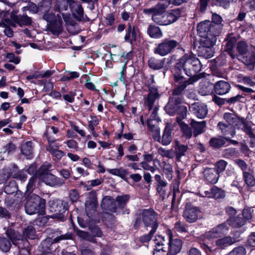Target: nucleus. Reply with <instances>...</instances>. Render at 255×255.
<instances>
[{"mask_svg": "<svg viewBox=\"0 0 255 255\" xmlns=\"http://www.w3.org/2000/svg\"><path fill=\"white\" fill-rule=\"evenodd\" d=\"M42 180L46 185L51 187L60 186L65 183L64 180L57 177L51 173L43 175Z\"/></svg>", "mask_w": 255, "mask_h": 255, "instance_id": "nucleus-18", "label": "nucleus"}, {"mask_svg": "<svg viewBox=\"0 0 255 255\" xmlns=\"http://www.w3.org/2000/svg\"><path fill=\"white\" fill-rule=\"evenodd\" d=\"M148 35L153 38H158L159 37V27L153 24H150L147 30Z\"/></svg>", "mask_w": 255, "mask_h": 255, "instance_id": "nucleus-39", "label": "nucleus"}, {"mask_svg": "<svg viewBox=\"0 0 255 255\" xmlns=\"http://www.w3.org/2000/svg\"><path fill=\"white\" fill-rule=\"evenodd\" d=\"M158 109V106L154 107L146 124L149 131L152 133L153 140L159 142V117L157 115Z\"/></svg>", "mask_w": 255, "mask_h": 255, "instance_id": "nucleus-9", "label": "nucleus"}, {"mask_svg": "<svg viewBox=\"0 0 255 255\" xmlns=\"http://www.w3.org/2000/svg\"><path fill=\"white\" fill-rule=\"evenodd\" d=\"M32 144L31 141H27L21 146V153L28 159L32 158L33 156Z\"/></svg>", "mask_w": 255, "mask_h": 255, "instance_id": "nucleus-29", "label": "nucleus"}, {"mask_svg": "<svg viewBox=\"0 0 255 255\" xmlns=\"http://www.w3.org/2000/svg\"><path fill=\"white\" fill-rule=\"evenodd\" d=\"M175 79L176 82H179V84H181L173 91V97L170 99L168 104L165 107L166 112L170 116L174 115L176 112L178 115L177 117V122L178 123H182L181 121L184 119L187 115V107L183 105H176L175 107H173V103L176 101V96L180 94L181 92L185 89L187 85V82L183 78L182 76L175 75Z\"/></svg>", "mask_w": 255, "mask_h": 255, "instance_id": "nucleus-2", "label": "nucleus"}, {"mask_svg": "<svg viewBox=\"0 0 255 255\" xmlns=\"http://www.w3.org/2000/svg\"><path fill=\"white\" fill-rule=\"evenodd\" d=\"M17 12L18 10H13L10 14V18L12 19L13 22L17 24L20 27L31 25L32 20L30 17L27 16L26 14L17 15Z\"/></svg>", "mask_w": 255, "mask_h": 255, "instance_id": "nucleus-16", "label": "nucleus"}, {"mask_svg": "<svg viewBox=\"0 0 255 255\" xmlns=\"http://www.w3.org/2000/svg\"><path fill=\"white\" fill-rule=\"evenodd\" d=\"M102 222L108 228H112L115 224V217L112 213H104L102 216Z\"/></svg>", "mask_w": 255, "mask_h": 255, "instance_id": "nucleus-33", "label": "nucleus"}, {"mask_svg": "<svg viewBox=\"0 0 255 255\" xmlns=\"http://www.w3.org/2000/svg\"><path fill=\"white\" fill-rule=\"evenodd\" d=\"M156 231V227L154 226L148 234H145L139 238V241L141 243H147L152 238L153 234L155 233Z\"/></svg>", "mask_w": 255, "mask_h": 255, "instance_id": "nucleus-42", "label": "nucleus"}, {"mask_svg": "<svg viewBox=\"0 0 255 255\" xmlns=\"http://www.w3.org/2000/svg\"><path fill=\"white\" fill-rule=\"evenodd\" d=\"M47 27L53 34L58 36L63 31L61 16H58L56 20L47 23Z\"/></svg>", "mask_w": 255, "mask_h": 255, "instance_id": "nucleus-19", "label": "nucleus"}, {"mask_svg": "<svg viewBox=\"0 0 255 255\" xmlns=\"http://www.w3.org/2000/svg\"><path fill=\"white\" fill-rule=\"evenodd\" d=\"M115 21V16L113 13H110L104 16V22L106 26H112Z\"/></svg>", "mask_w": 255, "mask_h": 255, "instance_id": "nucleus-51", "label": "nucleus"}, {"mask_svg": "<svg viewBox=\"0 0 255 255\" xmlns=\"http://www.w3.org/2000/svg\"><path fill=\"white\" fill-rule=\"evenodd\" d=\"M225 143V139L221 137L219 138H212L210 141V144L214 147H220Z\"/></svg>", "mask_w": 255, "mask_h": 255, "instance_id": "nucleus-46", "label": "nucleus"}, {"mask_svg": "<svg viewBox=\"0 0 255 255\" xmlns=\"http://www.w3.org/2000/svg\"><path fill=\"white\" fill-rule=\"evenodd\" d=\"M181 127V130L183 134L187 138H190L192 135V132L190 128L187 125L184 124L183 123H179Z\"/></svg>", "mask_w": 255, "mask_h": 255, "instance_id": "nucleus-53", "label": "nucleus"}, {"mask_svg": "<svg viewBox=\"0 0 255 255\" xmlns=\"http://www.w3.org/2000/svg\"><path fill=\"white\" fill-rule=\"evenodd\" d=\"M70 11L74 18L78 20H81L84 16V10L82 5L75 0V3H72Z\"/></svg>", "mask_w": 255, "mask_h": 255, "instance_id": "nucleus-26", "label": "nucleus"}, {"mask_svg": "<svg viewBox=\"0 0 255 255\" xmlns=\"http://www.w3.org/2000/svg\"><path fill=\"white\" fill-rule=\"evenodd\" d=\"M50 129L52 130V132L54 134H57L59 131V129L57 127L54 126H50L48 125L46 126L45 130L43 134V137L46 138L48 144H53L56 141L59 140V139H57L55 137L49 135V131Z\"/></svg>", "mask_w": 255, "mask_h": 255, "instance_id": "nucleus-28", "label": "nucleus"}, {"mask_svg": "<svg viewBox=\"0 0 255 255\" xmlns=\"http://www.w3.org/2000/svg\"><path fill=\"white\" fill-rule=\"evenodd\" d=\"M142 11L145 14H152V19L157 24L159 23V21L155 20V16L159 15V2L156 4L155 7L150 8H144Z\"/></svg>", "mask_w": 255, "mask_h": 255, "instance_id": "nucleus-35", "label": "nucleus"}, {"mask_svg": "<svg viewBox=\"0 0 255 255\" xmlns=\"http://www.w3.org/2000/svg\"><path fill=\"white\" fill-rule=\"evenodd\" d=\"M190 109L199 119L204 118L207 114L208 110L206 106L204 104H193L191 106Z\"/></svg>", "mask_w": 255, "mask_h": 255, "instance_id": "nucleus-21", "label": "nucleus"}, {"mask_svg": "<svg viewBox=\"0 0 255 255\" xmlns=\"http://www.w3.org/2000/svg\"><path fill=\"white\" fill-rule=\"evenodd\" d=\"M183 216L187 222L194 223L200 218L201 212L196 207H186L184 211Z\"/></svg>", "mask_w": 255, "mask_h": 255, "instance_id": "nucleus-17", "label": "nucleus"}, {"mask_svg": "<svg viewBox=\"0 0 255 255\" xmlns=\"http://www.w3.org/2000/svg\"><path fill=\"white\" fill-rule=\"evenodd\" d=\"M244 177L246 184L250 186H253L255 184V179L253 176L247 172H244Z\"/></svg>", "mask_w": 255, "mask_h": 255, "instance_id": "nucleus-54", "label": "nucleus"}, {"mask_svg": "<svg viewBox=\"0 0 255 255\" xmlns=\"http://www.w3.org/2000/svg\"><path fill=\"white\" fill-rule=\"evenodd\" d=\"M35 233V230L34 227L31 226H28L23 232V235L30 239L34 238Z\"/></svg>", "mask_w": 255, "mask_h": 255, "instance_id": "nucleus-50", "label": "nucleus"}, {"mask_svg": "<svg viewBox=\"0 0 255 255\" xmlns=\"http://www.w3.org/2000/svg\"><path fill=\"white\" fill-rule=\"evenodd\" d=\"M10 241L5 237H0V250L2 252H8L11 247Z\"/></svg>", "mask_w": 255, "mask_h": 255, "instance_id": "nucleus-38", "label": "nucleus"}, {"mask_svg": "<svg viewBox=\"0 0 255 255\" xmlns=\"http://www.w3.org/2000/svg\"><path fill=\"white\" fill-rule=\"evenodd\" d=\"M37 178L36 175H32L29 179V181L26 186V192L32 193L35 188V183Z\"/></svg>", "mask_w": 255, "mask_h": 255, "instance_id": "nucleus-43", "label": "nucleus"}, {"mask_svg": "<svg viewBox=\"0 0 255 255\" xmlns=\"http://www.w3.org/2000/svg\"><path fill=\"white\" fill-rule=\"evenodd\" d=\"M140 30L137 26L128 22L127 28L126 29L124 40L129 43L132 46H137L138 43H140Z\"/></svg>", "mask_w": 255, "mask_h": 255, "instance_id": "nucleus-11", "label": "nucleus"}, {"mask_svg": "<svg viewBox=\"0 0 255 255\" xmlns=\"http://www.w3.org/2000/svg\"><path fill=\"white\" fill-rule=\"evenodd\" d=\"M47 208L50 213H53L52 218L63 220L64 213L69 209L68 202L59 199H51L47 203Z\"/></svg>", "mask_w": 255, "mask_h": 255, "instance_id": "nucleus-7", "label": "nucleus"}, {"mask_svg": "<svg viewBox=\"0 0 255 255\" xmlns=\"http://www.w3.org/2000/svg\"><path fill=\"white\" fill-rule=\"evenodd\" d=\"M197 51L199 56H202L205 58H210L214 54L212 48L206 46L200 45Z\"/></svg>", "mask_w": 255, "mask_h": 255, "instance_id": "nucleus-34", "label": "nucleus"}, {"mask_svg": "<svg viewBox=\"0 0 255 255\" xmlns=\"http://www.w3.org/2000/svg\"><path fill=\"white\" fill-rule=\"evenodd\" d=\"M230 89V84L225 81H218L214 86L215 92L219 95H223L229 93Z\"/></svg>", "mask_w": 255, "mask_h": 255, "instance_id": "nucleus-24", "label": "nucleus"}, {"mask_svg": "<svg viewBox=\"0 0 255 255\" xmlns=\"http://www.w3.org/2000/svg\"><path fill=\"white\" fill-rule=\"evenodd\" d=\"M5 58L8 59L9 62L13 63L15 64H18L20 62L19 57L16 56L13 53H7L5 56Z\"/></svg>", "mask_w": 255, "mask_h": 255, "instance_id": "nucleus-59", "label": "nucleus"}, {"mask_svg": "<svg viewBox=\"0 0 255 255\" xmlns=\"http://www.w3.org/2000/svg\"><path fill=\"white\" fill-rule=\"evenodd\" d=\"M157 214L153 209L150 208L144 209L142 212V220L145 227H151L152 229L156 226L158 227Z\"/></svg>", "mask_w": 255, "mask_h": 255, "instance_id": "nucleus-13", "label": "nucleus"}, {"mask_svg": "<svg viewBox=\"0 0 255 255\" xmlns=\"http://www.w3.org/2000/svg\"><path fill=\"white\" fill-rule=\"evenodd\" d=\"M129 199V196L128 195H118L117 196L115 201L116 202H117L118 207L123 209L126 206L128 202Z\"/></svg>", "mask_w": 255, "mask_h": 255, "instance_id": "nucleus-37", "label": "nucleus"}, {"mask_svg": "<svg viewBox=\"0 0 255 255\" xmlns=\"http://www.w3.org/2000/svg\"><path fill=\"white\" fill-rule=\"evenodd\" d=\"M204 177L208 182L215 184L217 182L219 176L214 169H207L204 171Z\"/></svg>", "mask_w": 255, "mask_h": 255, "instance_id": "nucleus-30", "label": "nucleus"}, {"mask_svg": "<svg viewBox=\"0 0 255 255\" xmlns=\"http://www.w3.org/2000/svg\"><path fill=\"white\" fill-rule=\"evenodd\" d=\"M229 231V227L226 223L220 224L210 230L206 232L201 236V239L205 243L208 244H211L212 246H208L205 245V247L211 251L212 249L214 247L213 241L214 239L222 237L226 235Z\"/></svg>", "mask_w": 255, "mask_h": 255, "instance_id": "nucleus-6", "label": "nucleus"}, {"mask_svg": "<svg viewBox=\"0 0 255 255\" xmlns=\"http://www.w3.org/2000/svg\"><path fill=\"white\" fill-rule=\"evenodd\" d=\"M148 65L150 69L154 70L159 69V62L154 57H151L148 61Z\"/></svg>", "mask_w": 255, "mask_h": 255, "instance_id": "nucleus-55", "label": "nucleus"}, {"mask_svg": "<svg viewBox=\"0 0 255 255\" xmlns=\"http://www.w3.org/2000/svg\"><path fill=\"white\" fill-rule=\"evenodd\" d=\"M200 61L192 53H189L184 55L177 63L176 67L181 70L182 69L186 75L192 76L200 69Z\"/></svg>", "mask_w": 255, "mask_h": 255, "instance_id": "nucleus-4", "label": "nucleus"}, {"mask_svg": "<svg viewBox=\"0 0 255 255\" xmlns=\"http://www.w3.org/2000/svg\"><path fill=\"white\" fill-rule=\"evenodd\" d=\"M69 197L71 203H74L77 202L79 200L80 196L79 195V191L77 189H73L69 191Z\"/></svg>", "mask_w": 255, "mask_h": 255, "instance_id": "nucleus-47", "label": "nucleus"}, {"mask_svg": "<svg viewBox=\"0 0 255 255\" xmlns=\"http://www.w3.org/2000/svg\"><path fill=\"white\" fill-rule=\"evenodd\" d=\"M190 125L193 129V134L195 136L203 132L206 128V122L204 121L196 122L194 120H192Z\"/></svg>", "mask_w": 255, "mask_h": 255, "instance_id": "nucleus-27", "label": "nucleus"}, {"mask_svg": "<svg viewBox=\"0 0 255 255\" xmlns=\"http://www.w3.org/2000/svg\"><path fill=\"white\" fill-rule=\"evenodd\" d=\"M58 16H61L60 13H57L56 15L55 13L53 12H49V11H47L43 14V18L46 20L48 23H49L56 20Z\"/></svg>", "mask_w": 255, "mask_h": 255, "instance_id": "nucleus-45", "label": "nucleus"}, {"mask_svg": "<svg viewBox=\"0 0 255 255\" xmlns=\"http://www.w3.org/2000/svg\"><path fill=\"white\" fill-rule=\"evenodd\" d=\"M155 83L154 77L151 75L146 83L149 93L147 94L145 101L149 111L153 109L155 100L159 97L158 88L154 85Z\"/></svg>", "mask_w": 255, "mask_h": 255, "instance_id": "nucleus-10", "label": "nucleus"}, {"mask_svg": "<svg viewBox=\"0 0 255 255\" xmlns=\"http://www.w3.org/2000/svg\"><path fill=\"white\" fill-rule=\"evenodd\" d=\"M24 208L26 213L28 215L38 214L44 215L46 213V200L33 194L27 199Z\"/></svg>", "mask_w": 255, "mask_h": 255, "instance_id": "nucleus-5", "label": "nucleus"}, {"mask_svg": "<svg viewBox=\"0 0 255 255\" xmlns=\"http://www.w3.org/2000/svg\"><path fill=\"white\" fill-rule=\"evenodd\" d=\"M90 232L92 235L96 237L102 238L103 236V232L101 228L97 225H93L89 228Z\"/></svg>", "mask_w": 255, "mask_h": 255, "instance_id": "nucleus-48", "label": "nucleus"}, {"mask_svg": "<svg viewBox=\"0 0 255 255\" xmlns=\"http://www.w3.org/2000/svg\"><path fill=\"white\" fill-rule=\"evenodd\" d=\"M224 120L227 124L220 122L218 127L221 132L226 136V139L230 140L231 137H233L235 134L236 128L243 129L245 132H249L250 128L247 127L249 123H247L243 119H240L236 115L232 113H225Z\"/></svg>", "mask_w": 255, "mask_h": 255, "instance_id": "nucleus-1", "label": "nucleus"}, {"mask_svg": "<svg viewBox=\"0 0 255 255\" xmlns=\"http://www.w3.org/2000/svg\"><path fill=\"white\" fill-rule=\"evenodd\" d=\"M205 193L207 197L216 199L223 198L225 196L224 191L217 187H213L210 191H205Z\"/></svg>", "mask_w": 255, "mask_h": 255, "instance_id": "nucleus-31", "label": "nucleus"}, {"mask_svg": "<svg viewBox=\"0 0 255 255\" xmlns=\"http://www.w3.org/2000/svg\"><path fill=\"white\" fill-rule=\"evenodd\" d=\"M227 162L223 160H220L217 162L215 165L216 168V172L219 174L220 173L222 172L225 169L227 166Z\"/></svg>", "mask_w": 255, "mask_h": 255, "instance_id": "nucleus-56", "label": "nucleus"}, {"mask_svg": "<svg viewBox=\"0 0 255 255\" xmlns=\"http://www.w3.org/2000/svg\"><path fill=\"white\" fill-rule=\"evenodd\" d=\"M10 177V174L7 170H0V185L5 183Z\"/></svg>", "mask_w": 255, "mask_h": 255, "instance_id": "nucleus-60", "label": "nucleus"}, {"mask_svg": "<svg viewBox=\"0 0 255 255\" xmlns=\"http://www.w3.org/2000/svg\"><path fill=\"white\" fill-rule=\"evenodd\" d=\"M101 207L113 213L117 212V207L115 200L110 196H105L101 202Z\"/></svg>", "mask_w": 255, "mask_h": 255, "instance_id": "nucleus-20", "label": "nucleus"}, {"mask_svg": "<svg viewBox=\"0 0 255 255\" xmlns=\"http://www.w3.org/2000/svg\"><path fill=\"white\" fill-rule=\"evenodd\" d=\"M171 139L170 128L167 126L162 135V143L163 145H168L170 143Z\"/></svg>", "mask_w": 255, "mask_h": 255, "instance_id": "nucleus-41", "label": "nucleus"}, {"mask_svg": "<svg viewBox=\"0 0 255 255\" xmlns=\"http://www.w3.org/2000/svg\"><path fill=\"white\" fill-rule=\"evenodd\" d=\"M133 57V52L132 50L128 52H124L122 55L121 58H123L124 62L128 63Z\"/></svg>", "mask_w": 255, "mask_h": 255, "instance_id": "nucleus-64", "label": "nucleus"}, {"mask_svg": "<svg viewBox=\"0 0 255 255\" xmlns=\"http://www.w3.org/2000/svg\"><path fill=\"white\" fill-rule=\"evenodd\" d=\"M15 149V145L13 143L10 142L3 146V152L9 154L14 151Z\"/></svg>", "mask_w": 255, "mask_h": 255, "instance_id": "nucleus-62", "label": "nucleus"}, {"mask_svg": "<svg viewBox=\"0 0 255 255\" xmlns=\"http://www.w3.org/2000/svg\"><path fill=\"white\" fill-rule=\"evenodd\" d=\"M11 217V213L5 208L0 206V219L8 220Z\"/></svg>", "mask_w": 255, "mask_h": 255, "instance_id": "nucleus-58", "label": "nucleus"}, {"mask_svg": "<svg viewBox=\"0 0 255 255\" xmlns=\"http://www.w3.org/2000/svg\"><path fill=\"white\" fill-rule=\"evenodd\" d=\"M13 178L20 180L21 182H24L26 180L27 176L26 171L24 169L19 170V172L14 173Z\"/></svg>", "mask_w": 255, "mask_h": 255, "instance_id": "nucleus-49", "label": "nucleus"}, {"mask_svg": "<svg viewBox=\"0 0 255 255\" xmlns=\"http://www.w3.org/2000/svg\"><path fill=\"white\" fill-rule=\"evenodd\" d=\"M236 242V239L231 236H226L217 239L214 245L219 249H225Z\"/></svg>", "mask_w": 255, "mask_h": 255, "instance_id": "nucleus-23", "label": "nucleus"}, {"mask_svg": "<svg viewBox=\"0 0 255 255\" xmlns=\"http://www.w3.org/2000/svg\"><path fill=\"white\" fill-rule=\"evenodd\" d=\"M72 3H75L74 0H55L54 3V11L59 12L67 10L68 8L70 9Z\"/></svg>", "mask_w": 255, "mask_h": 255, "instance_id": "nucleus-22", "label": "nucleus"}, {"mask_svg": "<svg viewBox=\"0 0 255 255\" xmlns=\"http://www.w3.org/2000/svg\"><path fill=\"white\" fill-rule=\"evenodd\" d=\"M246 223L245 220L241 217L231 218L227 221L226 223L235 228H239L243 226Z\"/></svg>", "mask_w": 255, "mask_h": 255, "instance_id": "nucleus-36", "label": "nucleus"}, {"mask_svg": "<svg viewBox=\"0 0 255 255\" xmlns=\"http://www.w3.org/2000/svg\"><path fill=\"white\" fill-rule=\"evenodd\" d=\"M0 26L5 28L3 33L7 37L11 38L13 36V31L10 27L3 22L0 23Z\"/></svg>", "mask_w": 255, "mask_h": 255, "instance_id": "nucleus-57", "label": "nucleus"}, {"mask_svg": "<svg viewBox=\"0 0 255 255\" xmlns=\"http://www.w3.org/2000/svg\"><path fill=\"white\" fill-rule=\"evenodd\" d=\"M91 120L88 122V128L90 130L95 129V127L99 124V120L96 116H90Z\"/></svg>", "mask_w": 255, "mask_h": 255, "instance_id": "nucleus-61", "label": "nucleus"}, {"mask_svg": "<svg viewBox=\"0 0 255 255\" xmlns=\"http://www.w3.org/2000/svg\"><path fill=\"white\" fill-rule=\"evenodd\" d=\"M254 209L252 208H245L243 211V216L245 220H248L252 217V212Z\"/></svg>", "mask_w": 255, "mask_h": 255, "instance_id": "nucleus-63", "label": "nucleus"}, {"mask_svg": "<svg viewBox=\"0 0 255 255\" xmlns=\"http://www.w3.org/2000/svg\"><path fill=\"white\" fill-rule=\"evenodd\" d=\"M70 239V235L67 234L60 235L54 239L51 238H47L43 240L38 246L39 251L41 255H47L52 254L56 251L55 244L59 242L60 241Z\"/></svg>", "mask_w": 255, "mask_h": 255, "instance_id": "nucleus-8", "label": "nucleus"}, {"mask_svg": "<svg viewBox=\"0 0 255 255\" xmlns=\"http://www.w3.org/2000/svg\"><path fill=\"white\" fill-rule=\"evenodd\" d=\"M167 240L169 245V253L165 255L169 254L170 255H176L180 252L182 248V241L179 239L171 240L172 233L170 230L167 231Z\"/></svg>", "mask_w": 255, "mask_h": 255, "instance_id": "nucleus-15", "label": "nucleus"}, {"mask_svg": "<svg viewBox=\"0 0 255 255\" xmlns=\"http://www.w3.org/2000/svg\"><path fill=\"white\" fill-rule=\"evenodd\" d=\"M177 45V42L173 40H166L160 43V55L164 56L171 51Z\"/></svg>", "mask_w": 255, "mask_h": 255, "instance_id": "nucleus-25", "label": "nucleus"}, {"mask_svg": "<svg viewBox=\"0 0 255 255\" xmlns=\"http://www.w3.org/2000/svg\"><path fill=\"white\" fill-rule=\"evenodd\" d=\"M46 150L49 152L53 157H54L57 161H59L65 154V152L59 149H55L52 144H48Z\"/></svg>", "mask_w": 255, "mask_h": 255, "instance_id": "nucleus-32", "label": "nucleus"}, {"mask_svg": "<svg viewBox=\"0 0 255 255\" xmlns=\"http://www.w3.org/2000/svg\"><path fill=\"white\" fill-rule=\"evenodd\" d=\"M5 234L8 237V239L12 242L13 244H14V241L17 240V234L15 231L11 228H8Z\"/></svg>", "mask_w": 255, "mask_h": 255, "instance_id": "nucleus-52", "label": "nucleus"}, {"mask_svg": "<svg viewBox=\"0 0 255 255\" xmlns=\"http://www.w3.org/2000/svg\"><path fill=\"white\" fill-rule=\"evenodd\" d=\"M215 26L209 20L201 22L197 26V31L201 37V45L212 48L216 41V34Z\"/></svg>", "mask_w": 255, "mask_h": 255, "instance_id": "nucleus-3", "label": "nucleus"}, {"mask_svg": "<svg viewBox=\"0 0 255 255\" xmlns=\"http://www.w3.org/2000/svg\"><path fill=\"white\" fill-rule=\"evenodd\" d=\"M175 147L177 156L185 155L188 150V146L179 144L178 141H175Z\"/></svg>", "mask_w": 255, "mask_h": 255, "instance_id": "nucleus-40", "label": "nucleus"}, {"mask_svg": "<svg viewBox=\"0 0 255 255\" xmlns=\"http://www.w3.org/2000/svg\"><path fill=\"white\" fill-rule=\"evenodd\" d=\"M85 210L89 217L93 216L97 211L98 206L97 194L96 191L92 190L89 192L85 203Z\"/></svg>", "mask_w": 255, "mask_h": 255, "instance_id": "nucleus-12", "label": "nucleus"}, {"mask_svg": "<svg viewBox=\"0 0 255 255\" xmlns=\"http://www.w3.org/2000/svg\"><path fill=\"white\" fill-rule=\"evenodd\" d=\"M237 49L240 55H244L248 52V45L245 41H240L238 43Z\"/></svg>", "mask_w": 255, "mask_h": 255, "instance_id": "nucleus-44", "label": "nucleus"}, {"mask_svg": "<svg viewBox=\"0 0 255 255\" xmlns=\"http://www.w3.org/2000/svg\"><path fill=\"white\" fill-rule=\"evenodd\" d=\"M180 15L178 9L170 11L161 10L160 9V25H167L174 22Z\"/></svg>", "mask_w": 255, "mask_h": 255, "instance_id": "nucleus-14", "label": "nucleus"}]
</instances>
